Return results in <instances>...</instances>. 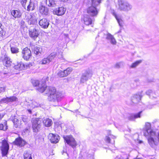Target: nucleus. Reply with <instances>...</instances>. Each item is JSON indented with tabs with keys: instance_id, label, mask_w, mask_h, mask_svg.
<instances>
[{
	"instance_id": "dca6fc26",
	"label": "nucleus",
	"mask_w": 159,
	"mask_h": 159,
	"mask_svg": "<svg viewBox=\"0 0 159 159\" xmlns=\"http://www.w3.org/2000/svg\"><path fill=\"white\" fill-rule=\"evenodd\" d=\"M33 52L36 55L40 56L42 52V49L40 46L33 45L31 46Z\"/></svg>"
},
{
	"instance_id": "9b49d317",
	"label": "nucleus",
	"mask_w": 159,
	"mask_h": 159,
	"mask_svg": "<svg viewBox=\"0 0 159 159\" xmlns=\"http://www.w3.org/2000/svg\"><path fill=\"white\" fill-rule=\"evenodd\" d=\"M13 143L20 147H23L27 144V143L20 137L16 139Z\"/></svg>"
},
{
	"instance_id": "2f4dec72",
	"label": "nucleus",
	"mask_w": 159,
	"mask_h": 159,
	"mask_svg": "<svg viewBox=\"0 0 159 159\" xmlns=\"http://www.w3.org/2000/svg\"><path fill=\"white\" fill-rule=\"evenodd\" d=\"M101 3V0H92L91 6H93L96 7L98 6Z\"/></svg>"
},
{
	"instance_id": "a878e982",
	"label": "nucleus",
	"mask_w": 159,
	"mask_h": 159,
	"mask_svg": "<svg viewBox=\"0 0 159 159\" xmlns=\"http://www.w3.org/2000/svg\"><path fill=\"white\" fill-rule=\"evenodd\" d=\"M46 3L48 6L53 7L56 6V1L54 0H46Z\"/></svg>"
},
{
	"instance_id": "aec40b11",
	"label": "nucleus",
	"mask_w": 159,
	"mask_h": 159,
	"mask_svg": "<svg viewBox=\"0 0 159 159\" xmlns=\"http://www.w3.org/2000/svg\"><path fill=\"white\" fill-rule=\"evenodd\" d=\"M142 111H141L137 114H133L128 117V119L130 120L134 121L136 118H140V115Z\"/></svg>"
},
{
	"instance_id": "f704fd0d",
	"label": "nucleus",
	"mask_w": 159,
	"mask_h": 159,
	"mask_svg": "<svg viewBox=\"0 0 159 159\" xmlns=\"http://www.w3.org/2000/svg\"><path fill=\"white\" fill-rule=\"evenodd\" d=\"M110 137L108 136H106L105 137V141L108 143H110V138H112L113 139H115L116 138V137L111 135V134H110L108 135Z\"/></svg>"
},
{
	"instance_id": "bb28decb",
	"label": "nucleus",
	"mask_w": 159,
	"mask_h": 159,
	"mask_svg": "<svg viewBox=\"0 0 159 159\" xmlns=\"http://www.w3.org/2000/svg\"><path fill=\"white\" fill-rule=\"evenodd\" d=\"M27 22L28 24L34 25L37 23V19L34 16L31 18V19L28 20Z\"/></svg>"
},
{
	"instance_id": "09e8293b",
	"label": "nucleus",
	"mask_w": 159,
	"mask_h": 159,
	"mask_svg": "<svg viewBox=\"0 0 159 159\" xmlns=\"http://www.w3.org/2000/svg\"><path fill=\"white\" fill-rule=\"evenodd\" d=\"M21 118L22 121L25 122H27L28 121V119L27 117L25 116H23Z\"/></svg>"
},
{
	"instance_id": "b1692460",
	"label": "nucleus",
	"mask_w": 159,
	"mask_h": 159,
	"mask_svg": "<svg viewBox=\"0 0 159 159\" xmlns=\"http://www.w3.org/2000/svg\"><path fill=\"white\" fill-rule=\"evenodd\" d=\"M43 123L46 127L50 126L52 124V120L48 118L44 119L43 120Z\"/></svg>"
},
{
	"instance_id": "4be33fe9",
	"label": "nucleus",
	"mask_w": 159,
	"mask_h": 159,
	"mask_svg": "<svg viewBox=\"0 0 159 159\" xmlns=\"http://www.w3.org/2000/svg\"><path fill=\"white\" fill-rule=\"evenodd\" d=\"M84 24L86 25H88L92 24L93 20L89 17V16L86 15L84 16Z\"/></svg>"
},
{
	"instance_id": "f3484780",
	"label": "nucleus",
	"mask_w": 159,
	"mask_h": 159,
	"mask_svg": "<svg viewBox=\"0 0 159 159\" xmlns=\"http://www.w3.org/2000/svg\"><path fill=\"white\" fill-rule=\"evenodd\" d=\"M39 11L42 15L47 16L49 14V10L48 7L43 5H40L39 7Z\"/></svg>"
},
{
	"instance_id": "9d476101",
	"label": "nucleus",
	"mask_w": 159,
	"mask_h": 159,
	"mask_svg": "<svg viewBox=\"0 0 159 159\" xmlns=\"http://www.w3.org/2000/svg\"><path fill=\"white\" fill-rule=\"evenodd\" d=\"M48 138L52 143H56L58 142L60 137L57 134L50 133L48 136Z\"/></svg>"
},
{
	"instance_id": "49530a36",
	"label": "nucleus",
	"mask_w": 159,
	"mask_h": 159,
	"mask_svg": "<svg viewBox=\"0 0 159 159\" xmlns=\"http://www.w3.org/2000/svg\"><path fill=\"white\" fill-rule=\"evenodd\" d=\"M116 18L117 21V22L119 24V25L120 26L122 27L123 26V21L121 19H118L117 17H116Z\"/></svg>"
},
{
	"instance_id": "864d4df0",
	"label": "nucleus",
	"mask_w": 159,
	"mask_h": 159,
	"mask_svg": "<svg viewBox=\"0 0 159 159\" xmlns=\"http://www.w3.org/2000/svg\"><path fill=\"white\" fill-rule=\"evenodd\" d=\"M63 37L65 38H68V34H63Z\"/></svg>"
},
{
	"instance_id": "2eb2a0df",
	"label": "nucleus",
	"mask_w": 159,
	"mask_h": 159,
	"mask_svg": "<svg viewBox=\"0 0 159 159\" xmlns=\"http://www.w3.org/2000/svg\"><path fill=\"white\" fill-rule=\"evenodd\" d=\"M29 34L30 36L33 39H35L39 35V31L35 28L29 29Z\"/></svg>"
},
{
	"instance_id": "338daca9",
	"label": "nucleus",
	"mask_w": 159,
	"mask_h": 159,
	"mask_svg": "<svg viewBox=\"0 0 159 159\" xmlns=\"http://www.w3.org/2000/svg\"><path fill=\"white\" fill-rule=\"evenodd\" d=\"M114 142H115V141H114H114H113V143H114Z\"/></svg>"
},
{
	"instance_id": "c85d7f7f",
	"label": "nucleus",
	"mask_w": 159,
	"mask_h": 159,
	"mask_svg": "<svg viewBox=\"0 0 159 159\" xmlns=\"http://www.w3.org/2000/svg\"><path fill=\"white\" fill-rule=\"evenodd\" d=\"M23 155L24 159H32L31 154L28 151L24 152Z\"/></svg>"
},
{
	"instance_id": "4d7b16f0",
	"label": "nucleus",
	"mask_w": 159,
	"mask_h": 159,
	"mask_svg": "<svg viewBox=\"0 0 159 159\" xmlns=\"http://www.w3.org/2000/svg\"><path fill=\"white\" fill-rule=\"evenodd\" d=\"M63 152H62V154H63V153H66V149H64L63 150Z\"/></svg>"
},
{
	"instance_id": "6ab92c4d",
	"label": "nucleus",
	"mask_w": 159,
	"mask_h": 159,
	"mask_svg": "<svg viewBox=\"0 0 159 159\" xmlns=\"http://www.w3.org/2000/svg\"><path fill=\"white\" fill-rule=\"evenodd\" d=\"M24 104L27 106H30L31 107L33 108L35 107H38L39 106V104H38L35 101H32L31 100H30L27 102L25 101L24 102Z\"/></svg>"
},
{
	"instance_id": "052dcab7",
	"label": "nucleus",
	"mask_w": 159,
	"mask_h": 159,
	"mask_svg": "<svg viewBox=\"0 0 159 159\" xmlns=\"http://www.w3.org/2000/svg\"><path fill=\"white\" fill-rule=\"evenodd\" d=\"M78 111V110H75V112H76L77 111Z\"/></svg>"
},
{
	"instance_id": "f257e3e1",
	"label": "nucleus",
	"mask_w": 159,
	"mask_h": 159,
	"mask_svg": "<svg viewBox=\"0 0 159 159\" xmlns=\"http://www.w3.org/2000/svg\"><path fill=\"white\" fill-rule=\"evenodd\" d=\"M31 82L34 86H38L37 89L40 92L43 93L46 91V94H48V99L49 101L53 102H58L61 96V93L57 91L55 87H47L44 81L39 82L37 80L32 79Z\"/></svg>"
},
{
	"instance_id": "a19ab883",
	"label": "nucleus",
	"mask_w": 159,
	"mask_h": 159,
	"mask_svg": "<svg viewBox=\"0 0 159 159\" xmlns=\"http://www.w3.org/2000/svg\"><path fill=\"white\" fill-rule=\"evenodd\" d=\"M8 98L9 102L16 101L18 100V98L15 96H11L8 97Z\"/></svg>"
},
{
	"instance_id": "20e7f679",
	"label": "nucleus",
	"mask_w": 159,
	"mask_h": 159,
	"mask_svg": "<svg viewBox=\"0 0 159 159\" xmlns=\"http://www.w3.org/2000/svg\"><path fill=\"white\" fill-rule=\"evenodd\" d=\"M93 73L90 70H85L82 73L80 77V83L83 84L86 83L90 79L92 76Z\"/></svg>"
},
{
	"instance_id": "ddd939ff",
	"label": "nucleus",
	"mask_w": 159,
	"mask_h": 159,
	"mask_svg": "<svg viewBox=\"0 0 159 159\" xmlns=\"http://www.w3.org/2000/svg\"><path fill=\"white\" fill-rule=\"evenodd\" d=\"M143 92V91H142L141 92L133 95L131 99L133 102L137 103L141 100V98L143 96V95H142Z\"/></svg>"
},
{
	"instance_id": "cd10ccee",
	"label": "nucleus",
	"mask_w": 159,
	"mask_h": 159,
	"mask_svg": "<svg viewBox=\"0 0 159 159\" xmlns=\"http://www.w3.org/2000/svg\"><path fill=\"white\" fill-rule=\"evenodd\" d=\"M10 49L12 53H17L19 52V48L15 46H10Z\"/></svg>"
},
{
	"instance_id": "c756f323",
	"label": "nucleus",
	"mask_w": 159,
	"mask_h": 159,
	"mask_svg": "<svg viewBox=\"0 0 159 159\" xmlns=\"http://www.w3.org/2000/svg\"><path fill=\"white\" fill-rule=\"evenodd\" d=\"M56 56V53L54 52L52 53L49 56L47 57L48 59L49 60V62L52 61L54 59L55 57Z\"/></svg>"
},
{
	"instance_id": "39448f33",
	"label": "nucleus",
	"mask_w": 159,
	"mask_h": 159,
	"mask_svg": "<svg viewBox=\"0 0 159 159\" xmlns=\"http://www.w3.org/2000/svg\"><path fill=\"white\" fill-rule=\"evenodd\" d=\"M1 146L0 147L1 154L2 157H7L9 152V146L7 141L4 139L1 142Z\"/></svg>"
},
{
	"instance_id": "5fc2aeb1",
	"label": "nucleus",
	"mask_w": 159,
	"mask_h": 159,
	"mask_svg": "<svg viewBox=\"0 0 159 159\" xmlns=\"http://www.w3.org/2000/svg\"><path fill=\"white\" fill-rule=\"evenodd\" d=\"M27 111L30 114L32 113V111L31 109H28L27 110Z\"/></svg>"
},
{
	"instance_id": "bf43d9fd",
	"label": "nucleus",
	"mask_w": 159,
	"mask_h": 159,
	"mask_svg": "<svg viewBox=\"0 0 159 159\" xmlns=\"http://www.w3.org/2000/svg\"><path fill=\"white\" fill-rule=\"evenodd\" d=\"M61 0L63 2H66V1H68V0Z\"/></svg>"
},
{
	"instance_id": "0eeeda50",
	"label": "nucleus",
	"mask_w": 159,
	"mask_h": 159,
	"mask_svg": "<svg viewBox=\"0 0 159 159\" xmlns=\"http://www.w3.org/2000/svg\"><path fill=\"white\" fill-rule=\"evenodd\" d=\"M32 128L34 132H38L41 126L42 121L38 118L32 120Z\"/></svg>"
},
{
	"instance_id": "7ed1b4c3",
	"label": "nucleus",
	"mask_w": 159,
	"mask_h": 159,
	"mask_svg": "<svg viewBox=\"0 0 159 159\" xmlns=\"http://www.w3.org/2000/svg\"><path fill=\"white\" fill-rule=\"evenodd\" d=\"M118 9L120 11L128 12L132 8V5L128 2L124 0H118Z\"/></svg>"
},
{
	"instance_id": "69168bd1",
	"label": "nucleus",
	"mask_w": 159,
	"mask_h": 159,
	"mask_svg": "<svg viewBox=\"0 0 159 159\" xmlns=\"http://www.w3.org/2000/svg\"><path fill=\"white\" fill-rule=\"evenodd\" d=\"M58 104H57L56 105H55V106H56Z\"/></svg>"
},
{
	"instance_id": "473e14b6",
	"label": "nucleus",
	"mask_w": 159,
	"mask_h": 159,
	"mask_svg": "<svg viewBox=\"0 0 159 159\" xmlns=\"http://www.w3.org/2000/svg\"><path fill=\"white\" fill-rule=\"evenodd\" d=\"M34 9V4L30 1L29 5L27 6V10L28 11H30V10L33 11Z\"/></svg>"
},
{
	"instance_id": "7c9ffc66",
	"label": "nucleus",
	"mask_w": 159,
	"mask_h": 159,
	"mask_svg": "<svg viewBox=\"0 0 159 159\" xmlns=\"http://www.w3.org/2000/svg\"><path fill=\"white\" fill-rule=\"evenodd\" d=\"M142 61V60L137 61L134 62L130 66V67L131 68H135L141 63Z\"/></svg>"
},
{
	"instance_id": "e2e57ef3",
	"label": "nucleus",
	"mask_w": 159,
	"mask_h": 159,
	"mask_svg": "<svg viewBox=\"0 0 159 159\" xmlns=\"http://www.w3.org/2000/svg\"><path fill=\"white\" fill-rule=\"evenodd\" d=\"M120 32H121V31H120V30L118 32V33H120Z\"/></svg>"
},
{
	"instance_id": "ea45409f",
	"label": "nucleus",
	"mask_w": 159,
	"mask_h": 159,
	"mask_svg": "<svg viewBox=\"0 0 159 159\" xmlns=\"http://www.w3.org/2000/svg\"><path fill=\"white\" fill-rule=\"evenodd\" d=\"M115 159H129V156L128 155L124 154L120 157H117Z\"/></svg>"
},
{
	"instance_id": "a211bd4d",
	"label": "nucleus",
	"mask_w": 159,
	"mask_h": 159,
	"mask_svg": "<svg viewBox=\"0 0 159 159\" xmlns=\"http://www.w3.org/2000/svg\"><path fill=\"white\" fill-rule=\"evenodd\" d=\"M66 10V9L65 8L61 7L56 8L54 11V12L58 16H61L65 13Z\"/></svg>"
},
{
	"instance_id": "a18cd8bd",
	"label": "nucleus",
	"mask_w": 159,
	"mask_h": 159,
	"mask_svg": "<svg viewBox=\"0 0 159 159\" xmlns=\"http://www.w3.org/2000/svg\"><path fill=\"white\" fill-rule=\"evenodd\" d=\"M5 32L1 28V26H0V36H2L5 35Z\"/></svg>"
},
{
	"instance_id": "13d9d810",
	"label": "nucleus",
	"mask_w": 159,
	"mask_h": 159,
	"mask_svg": "<svg viewBox=\"0 0 159 159\" xmlns=\"http://www.w3.org/2000/svg\"><path fill=\"white\" fill-rule=\"evenodd\" d=\"M157 138L158 139V141L159 142V132L158 134V135H157Z\"/></svg>"
},
{
	"instance_id": "6e6d98bb",
	"label": "nucleus",
	"mask_w": 159,
	"mask_h": 159,
	"mask_svg": "<svg viewBox=\"0 0 159 159\" xmlns=\"http://www.w3.org/2000/svg\"><path fill=\"white\" fill-rule=\"evenodd\" d=\"M3 116V115L0 114V120L2 118Z\"/></svg>"
},
{
	"instance_id": "f8f14e48",
	"label": "nucleus",
	"mask_w": 159,
	"mask_h": 159,
	"mask_svg": "<svg viewBox=\"0 0 159 159\" xmlns=\"http://www.w3.org/2000/svg\"><path fill=\"white\" fill-rule=\"evenodd\" d=\"M23 58L26 60H28L31 56V51L27 48H24L22 52Z\"/></svg>"
},
{
	"instance_id": "f03ea898",
	"label": "nucleus",
	"mask_w": 159,
	"mask_h": 159,
	"mask_svg": "<svg viewBox=\"0 0 159 159\" xmlns=\"http://www.w3.org/2000/svg\"><path fill=\"white\" fill-rule=\"evenodd\" d=\"M143 132L145 136L148 137V141L150 146L152 148H155L157 145L158 143L155 141L152 137L155 135V133L151 129L150 123L147 122L146 123Z\"/></svg>"
},
{
	"instance_id": "4c0bfd02",
	"label": "nucleus",
	"mask_w": 159,
	"mask_h": 159,
	"mask_svg": "<svg viewBox=\"0 0 159 159\" xmlns=\"http://www.w3.org/2000/svg\"><path fill=\"white\" fill-rule=\"evenodd\" d=\"M50 62L47 57L43 59L42 61L39 62V63L41 64H46L49 63Z\"/></svg>"
},
{
	"instance_id": "412c9836",
	"label": "nucleus",
	"mask_w": 159,
	"mask_h": 159,
	"mask_svg": "<svg viewBox=\"0 0 159 159\" xmlns=\"http://www.w3.org/2000/svg\"><path fill=\"white\" fill-rule=\"evenodd\" d=\"M106 39L110 41L111 43L112 44H116V41L114 36L110 33H108L107 34Z\"/></svg>"
},
{
	"instance_id": "0e129e2a",
	"label": "nucleus",
	"mask_w": 159,
	"mask_h": 159,
	"mask_svg": "<svg viewBox=\"0 0 159 159\" xmlns=\"http://www.w3.org/2000/svg\"><path fill=\"white\" fill-rule=\"evenodd\" d=\"M2 26L1 24L0 23V26Z\"/></svg>"
},
{
	"instance_id": "1a4fd4ad",
	"label": "nucleus",
	"mask_w": 159,
	"mask_h": 159,
	"mask_svg": "<svg viewBox=\"0 0 159 159\" xmlns=\"http://www.w3.org/2000/svg\"><path fill=\"white\" fill-rule=\"evenodd\" d=\"M65 141L69 145L73 148L75 147L76 145V142L72 136H66L63 137Z\"/></svg>"
},
{
	"instance_id": "c9c22d12",
	"label": "nucleus",
	"mask_w": 159,
	"mask_h": 159,
	"mask_svg": "<svg viewBox=\"0 0 159 159\" xmlns=\"http://www.w3.org/2000/svg\"><path fill=\"white\" fill-rule=\"evenodd\" d=\"M146 93L147 95L149 96L150 97H152H152H153L154 95L155 94V93L154 92L150 89L147 90L146 92Z\"/></svg>"
},
{
	"instance_id": "79ce46f5",
	"label": "nucleus",
	"mask_w": 159,
	"mask_h": 159,
	"mask_svg": "<svg viewBox=\"0 0 159 159\" xmlns=\"http://www.w3.org/2000/svg\"><path fill=\"white\" fill-rule=\"evenodd\" d=\"M0 103H7L9 102L8 97H7L2 99L0 100Z\"/></svg>"
},
{
	"instance_id": "680f3d73",
	"label": "nucleus",
	"mask_w": 159,
	"mask_h": 159,
	"mask_svg": "<svg viewBox=\"0 0 159 159\" xmlns=\"http://www.w3.org/2000/svg\"><path fill=\"white\" fill-rule=\"evenodd\" d=\"M149 159H156L154 157H153V158H150Z\"/></svg>"
},
{
	"instance_id": "de8ad7c7",
	"label": "nucleus",
	"mask_w": 159,
	"mask_h": 159,
	"mask_svg": "<svg viewBox=\"0 0 159 159\" xmlns=\"http://www.w3.org/2000/svg\"><path fill=\"white\" fill-rule=\"evenodd\" d=\"M27 2V0H21L20 2L23 7H25V5Z\"/></svg>"
},
{
	"instance_id": "423d86ee",
	"label": "nucleus",
	"mask_w": 159,
	"mask_h": 159,
	"mask_svg": "<svg viewBox=\"0 0 159 159\" xmlns=\"http://www.w3.org/2000/svg\"><path fill=\"white\" fill-rule=\"evenodd\" d=\"M0 60L2 62L3 65L6 67H9L11 65V59L5 53H2L0 57Z\"/></svg>"
},
{
	"instance_id": "e433bc0d",
	"label": "nucleus",
	"mask_w": 159,
	"mask_h": 159,
	"mask_svg": "<svg viewBox=\"0 0 159 159\" xmlns=\"http://www.w3.org/2000/svg\"><path fill=\"white\" fill-rule=\"evenodd\" d=\"M72 70V68L71 67H69L66 70H64L66 76L70 74Z\"/></svg>"
},
{
	"instance_id": "3c124183",
	"label": "nucleus",
	"mask_w": 159,
	"mask_h": 159,
	"mask_svg": "<svg viewBox=\"0 0 159 159\" xmlns=\"http://www.w3.org/2000/svg\"><path fill=\"white\" fill-rule=\"evenodd\" d=\"M16 120V122L17 121V120H18L17 119H15L14 120V121L13 122V123H14V126H15L16 127H18V126L17 125V123H16H16L15 122V121Z\"/></svg>"
},
{
	"instance_id": "603ef678",
	"label": "nucleus",
	"mask_w": 159,
	"mask_h": 159,
	"mask_svg": "<svg viewBox=\"0 0 159 159\" xmlns=\"http://www.w3.org/2000/svg\"><path fill=\"white\" fill-rule=\"evenodd\" d=\"M20 23L21 25H24L25 24V21L23 20H21Z\"/></svg>"
},
{
	"instance_id": "37998d69",
	"label": "nucleus",
	"mask_w": 159,
	"mask_h": 159,
	"mask_svg": "<svg viewBox=\"0 0 159 159\" xmlns=\"http://www.w3.org/2000/svg\"><path fill=\"white\" fill-rule=\"evenodd\" d=\"M57 75L58 76L60 77H63L66 76L64 70H60L58 73Z\"/></svg>"
},
{
	"instance_id": "4468645a",
	"label": "nucleus",
	"mask_w": 159,
	"mask_h": 159,
	"mask_svg": "<svg viewBox=\"0 0 159 159\" xmlns=\"http://www.w3.org/2000/svg\"><path fill=\"white\" fill-rule=\"evenodd\" d=\"M39 24L42 28L46 29L48 27L49 22V21L47 19L43 18L39 21Z\"/></svg>"
},
{
	"instance_id": "8fccbe9b",
	"label": "nucleus",
	"mask_w": 159,
	"mask_h": 159,
	"mask_svg": "<svg viewBox=\"0 0 159 159\" xmlns=\"http://www.w3.org/2000/svg\"><path fill=\"white\" fill-rule=\"evenodd\" d=\"M6 89L5 87H0V93L4 92Z\"/></svg>"
},
{
	"instance_id": "6e6552de",
	"label": "nucleus",
	"mask_w": 159,
	"mask_h": 159,
	"mask_svg": "<svg viewBox=\"0 0 159 159\" xmlns=\"http://www.w3.org/2000/svg\"><path fill=\"white\" fill-rule=\"evenodd\" d=\"M99 12V10L95 6H91L87 9V13L89 16L92 17L97 16Z\"/></svg>"
},
{
	"instance_id": "5701e85b",
	"label": "nucleus",
	"mask_w": 159,
	"mask_h": 159,
	"mask_svg": "<svg viewBox=\"0 0 159 159\" xmlns=\"http://www.w3.org/2000/svg\"><path fill=\"white\" fill-rule=\"evenodd\" d=\"M14 69L19 70H22L25 69V65L21 62H19L14 66Z\"/></svg>"
},
{
	"instance_id": "393cba45",
	"label": "nucleus",
	"mask_w": 159,
	"mask_h": 159,
	"mask_svg": "<svg viewBox=\"0 0 159 159\" xmlns=\"http://www.w3.org/2000/svg\"><path fill=\"white\" fill-rule=\"evenodd\" d=\"M11 13L12 15L15 18L20 17L21 15L20 12L17 10H12Z\"/></svg>"
},
{
	"instance_id": "58836bf2",
	"label": "nucleus",
	"mask_w": 159,
	"mask_h": 159,
	"mask_svg": "<svg viewBox=\"0 0 159 159\" xmlns=\"http://www.w3.org/2000/svg\"><path fill=\"white\" fill-rule=\"evenodd\" d=\"M33 16V14L31 13L30 14L29 13L25 14V19L26 21L27 22L28 20H29L30 19H31V18H32Z\"/></svg>"
},
{
	"instance_id": "c03bdc74",
	"label": "nucleus",
	"mask_w": 159,
	"mask_h": 159,
	"mask_svg": "<svg viewBox=\"0 0 159 159\" xmlns=\"http://www.w3.org/2000/svg\"><path fill=\"white\" fill-rule=\"evenodd\" d=\"M124 64V63L123 62H120L117 63L116 64L115 66V67L117 68H119L121 66H123Z\"/></svg>"
},
{
	"instance_id": "72a5a7b5",
	"label": "nucleus",
	"mask_w": 159,
	"mask_h": 159,
	"mask_svg": "<svg viewBox=\"0 0 159 159\" xmlns=\"http://www.w3.org/2000/svg\"><path fill=\"white\" fill-rule=\"evenodd\" d=\"M7 129V126L6 121L4 122L3 124H0V130H5Z\"/></svg>"
}]
</instances>
